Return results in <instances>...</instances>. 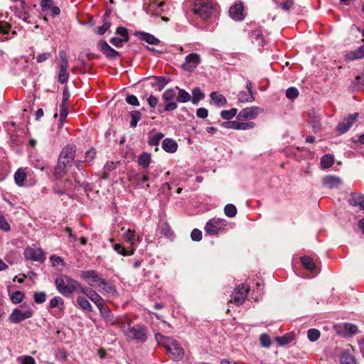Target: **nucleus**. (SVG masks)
<instances>
[{
	"instance_id": "obj_1",
	"label": "nucleus",
	"mask_w": 364,
	"mask_h": 364,
	"mask_svg": "<svg viewBox=\"0 0 364 364\" xmlns=\"http://www.w3.org/2000/svg\"><path fill=\"white\" fill-rule=\"evenodd\" d=\"M75 151V146L70 144L67 145L62 149L54 171V176L56 178H61L67 172L68 168L71 167Z\"/></svg>"
},
{
	"instance_id": "obj_2",
	"label": "nucleus",
	"mask_w": 364,
	"mask_h": 364,
	"mask_svg": "<svg viewBox=\"0 0 364 364\" xmlns=\"http://www.w3.org/2000/svg\"><path fill=\"white\" fill-rule=\"evenodd\" d=\"M57 290L64 296H70L75 291H77L79 283L67 275H60L55 280Z\"/></svg>"
},
{
	"instance_id": "obj_3",
	"label": "nucleus",
	"mask_w": 364,
	"mask_h": 364,
	"mask_svg": "<svg viewBox=\"0 0 364 364\" xmlns=\"http://www.w3.org/2000/svg\"><path fill=\"white\" fill-rule=\"evenodd\" d=\"M213 5L208 0H195L193 4V12L202 19H208L213 11Z\"/></svg>"
},
{
	"instance_id": "obj_4",
	"label": "nucleus",
	"mask_w": 364,
	"mask_h": 364,
	"mask_svg": "<svg viewBox=\"0 0 364 364\" xmlns=\"http://www.w3.org/2000/svg\"><path fill=\"white\" fill-rule=\"evenodd\" d=\"M59 72L58 75V82L60 84H65L68 82L69 78V73H68V55L65 50H62L59 52Z\"/></svg>"
},
{
	"instance_id": "obj_5",
	"label": "nucleus",
	"mask_w": 364,
	"mask_h": 364,
	"mask_svg": "<svg viewBox=\"0 0 364 364\" xmlns=\"http://www.w3.org/2000/svg\"><path fill=\"white\" fill-rule=\"evenodd\" d=\"M227 223L225 219L213 218L206 223L205 230L208 235H217L225 228Z\"/></svg>"
},
{
	"instance_id": "obj_6",
	"label": "nucleus",
	"mask_w": 364,
	"mask_h": 364,
	"mask_svg": "<svg viewBox=\"0 0 364 364\" xmlns=\"http://www.w3.org/2000/svg\"><path fill=\"white\" fill-rule=\"evenodd\" d=\"M80 275L91 287H101L102 284H105V279L102 278L95 270L82 271Z\"/></svg>"
},
{
	"instance_id": "obj_7",
	"label": "nucleus",
	"mask_w": 364,
	"mask_h": 364,
	"mask_svg": "<svg viewBox=\"0 0 364 364\" xmlns=\"http://www.w3.org/2000/svg\"><path fill=\"white\" fill-rule=\"evenodd\" d=\"M124 331L129 338L134 339L139 342H144L146 340L145 329L141 326L136 327L129 326L127 329L124 330Z\"/></svg>"
},
{
	"instance_id": "obj_8",
	"label": "nucleus",
	"mask_w": 364,
	"mask_h": 364,
	"mask_svg": "<svg viewBox=\"0 0 364 364\" xmlns=\"http://www.w3.org/2000/svg\"><path fill=\"white\" fill-rule=\"evenodd\" d=\"M249 291V286L245 284L238 285L232 294L231 301L234 302L236 305L242 304L245 300L247 293Z\"/></svg>"
},
{
	"instance_id": "obj_9",
	"label": "nucleus",
	"mask_w": 364,
	"mask_h": 364,
	"mask_svg": "<svg viewBox=\"0 0 364 364\" xmlns=\"http://www.w3.org/2000/svg\"><path fill=\"white\" fill-rule=\"evenodd\" d=\"M263 109L261 107L253 106L242 109L237 114L239 120H252L255 119Z\"/></svg>"
},
{
	"instance_id": "obj_10",
	"label": "nucleus",
	"mask_w": 364,
	"mask_h": 364,
	"mask_svg": "<svg viewBox=\"0 0 364 364\" xmlns=\"http://www.w3.org/2000/svg\"><path fill=\"white\" fill-rule=\"evenodd\" d=\"M200 63V56L196 53L188 54L185 58V61L182 64V68L184 70L192 72Z\"/></svg>"
},
{
	"instance_id": "obj_11",
	"label": "nucleus",
	"mask_w": 364,
	"mask_h": 364,
	"mask_svg": "<svg viewBox=\"0 0 364 364\" xmlns=\"http://www.w3.org/2000/svg\"><path fill=\"white\" fill-rule=\"evenodd\" d=\"M166 350L171 355L173 360H179L182 359L184 350L179 343L172 338L166 347Z\"/></svg>"
},
{
	"instance_id": "obj_12",
	"label": "nucleus",
	"mask_w": 364,
	"mask_h": 364,
	"mask_svg": "<svg viewBox=\"0 0 364 364\" xmlns=\"http://www.w3.org/2000/svg\"><path fill=\"white\" fill-rule=\"evenodd\" d=\"M33 316V311L28 309L26 311H21L19 309L16 308L13 310L9 316V321L13 323H18L27 318H30Z\"/></svg>"
},
{
	"instance_id": "obj_13",
	"label": "nucleus",
	"mask_w": 364,
	"mask_h": 364,
	"mask_svg": "<svg viewBox=\"0 0 364 364\" xmlns=\"http://www.w3.org/2000/svg\"><path fill=\"white\" fill-rule=\"evenodd\" d=\"M222 126L227 129L235 130H248L255 128V123L252 122H243L238 121H230L222 123Z\"/></svg>"
},
{
	"instance_id": "obj_14",
	"label": "nucleus",
	"mask_w": 364,
	"mask_h": 364,
	"mask_svg": "<svg viewBox=\"0 0 364 364\" xmlns=\"http://www.w3.org/2000/svg\"><path fill=\"white\" fill-rule=\"evenodd\" d=\"M24 256L26 259L34 262H43L45 256L41 249L27 247L24 250Z\"/></svg>"
},
{
	"instance_id": "obj_15",
	"label": "nucleus",
	"mask_w": 364,
	"mask_h": 364,
	"mask_svg": "<svg viewBox=\"0 0 364 364\" xmlns=\"http://www.w3.org/2000/svg\"><path fill=\"white\" fill-rule=\"evenodd\" d=\"M358 117V113H354L349 115L348 117L339 122L337 125V131L340 134H343L347 132L350 128L356 122Z\"/></svg>"
},
{
	"instance_id": "obj_16",
	"label": "nucleus",
	"mask_w": 364,
	"mask_h": 364,
	"mask_svg": "<svg viewBox=\"0 0 364 364\" xmlns=\"http://www.w3.org/2000/svg\"><path fill=\"white\" fill-rule=\"evenodd\" d=\"M97 47L109 59L114 60L119 56V53L109 46L105 41H100L97 43Z\"/></svg>"
},
{
	"instance_id": "obj_17",
	"label": "nucleus",
	"mask_w": 364,
	"mask_h": 364,
	"mask_svg": "<svg viewBox=\"0 0 364 364\" xmlns=\"http://www.w3.org/2000/svg\"><path fill=\"white\" fill-rule=\"evenodd\" d=\"M229 14L235 21H242L245 18L243 4L239 2L231 6L229 9Z\"/></svg>"
},
{
	"instance_id": "obj_18",
	"label": "nucleus",
	"mask_w": 364,
	"mask_h": 364,
	"mask_svg": "<svg viewBox=\"0 0 364 364\" xmlns=\"http://www.w3.org/2000/svg\"><path fill=\"white\" fill-rule=\"evenodd\" d=\"M342 179L334 175H328L323 178L322 184L324 187L333 189L338 188L342 184Z\"/></svg>"
},
{
	"instance_id": "obj_19",
	"label": "nucleus",
	"mask_w": 364,
	"mask_h": 364,
	"mask_svg": "<svg viewBox=\"0 0 364 364\" xmlns=\"http://www.w3.org/2000/svg\"><path fill=\"white\" fill-rule=\"evenodd\" d=\"M348 203L353 207H359L360 210H364V196L355 193H352L348 199Z\"/></svg>"
},
{
	"instance_id": "obj_20",
	"label": "nucleus",
	"mask_w": 364,
	"mask_h": 364,
	"mask_svg": "<svg viewBox=\"0 0 364 364\" xmlns=\"http://www.w3.org/2000/svg\"><path fill=\"white\" fill-rule=\"evenodd\" d=\"M309 123L314 132H318L321 129V118L319 115L316 114L315 112H309Z\"/></svg>"
},
{
	"instance_id": "obj_21",
	"label": "nucleus",
	"mask_w": 364,
	"mask_h": 364,
	"mask_svg": "<svg viewBox=\"0 0 364 364\" xmlns=\"http://www.w3.org/2000/svg\"><path fill=\"white\" fill-rule=\"evenodd\" d=\"M162 149L168 153H174L177 151L178 144L170 138H166L162 141Z\"/></svg>"
},
{
	"instance_id": "obj_22",
	"label": "nucleus",
	"mask_w": 364,
	"mask_h": 364,
	"mask_svg": "<svg viewBox=\"0 0 364 364\" xmlns=\"http://www.w3.org/2000/svg\"><path fill=\"white\" fill-rule=\"evenodd\" d=\"M136 35L139 39L144 41L150 45H158L159 43V40L149 33L140 31L137 32Z\"/></svg>"
},
{
	"instance_id": "obj_23",
	"label": "nucleus",
	"mask_w": 364,
	"mask_h": 364,
	"mask_svg": "<svg viewBox=\"0 0 364 364\" xmlns=\"http://www.w3.org/2000/svg\"><path fill=\"white\" fill-rule=\"evenodd\" d=\"M210 97L213 102L214 105L217 107H221L227 104V100L225 97L218 92H211Z\"/></svg>"
},
{
	"instance_id": "obj_24",
	"label": "nucleus",
	"mask_w": 364,
	"mask_h": 364,
	"mask_svg": "<svg viewBox=\"0 0 364 364\" xmlns=\"http://www.w3.org/2000/svg\"><path fill=\"white\" fill-rule=\"evenodd\" d=\"M151 161V156L148 152H143L137 158L138 165L143 168H147Z\"/></svg>"
},
{
	"instance_id": "obj_25",
	"label": "nucleus",
	"mask_w": 364,
	"mask_h": 364,
	"mask_svg": "<svg viewBox=\"0 0 364 364\" xmlns=\"http://www.w3.org/2000/svg\"><path fill=\"white\" fill-rule=\"evenodd\" d=\"M100 314L105 318L107 323L113 325L115 322L114 315L112 314L110 309L105 304L99 309Z\"/></svg>"
},
{
	"instance_id": "obj_26",
	"label": "nucleus",
	"mask_w": 364,
	"mask_h": 364,
	"mask_svg": "<svg viewBox=\"0 0 364 364\" xmlns=\"http://www.w3.org/2000/svg\"><path fill=\"white\" fill-rule=\"evenodd\" d=\"M87 297L97 306L98 309L105 305L103 298L95 291L90 290Z\"/></svg>"
},
{
	"instance_id": "obj_27",
	"label": "nucleus",
	"mask_w": 364,
	"mask_h": 364,
	"mask_svg": "<svg viewBox=\"0 0 364 364\" xmlns=\"http://www.w3.org/2000/svg\"><path fill=\"white\" fill-rule=\"evenodd\" d=\"M27 175L23 168H18L14 173V181L18 186H23Z\"/></svg>"
},
{
	"instance_id": "obj_28",
	"label": "nucleus",
	"mask_w": 364,
	"mask_h": 364,
	"mask_svg": "<svg viewBox=\"0 0 364 364\" xmlns=\"http://www.w3.org/2000/svg\"><path fill=\"white\" fill-rule=\"evenodd\" d=\"M113 249L119 255L122 256H131L134 254V248H129L127 250L121 244L113 245Z\"/></svg>"
},
{
	"instance_id": "obj_29",
	"label": "nucleus",
	"mask_w": 364,
	"mask_h": 364,
	"mask_svg": "<svg viewBox=\"0 0 364 364\" xmlns=\"http://www.w3.org/2000/svg\"><path fill=\"white\" fill-rule=\"evenodd\" d=\"M164 136V135L163 133L160 132L154 134L152 132L149 134L148 144L151 146H157Z\"/></svg>"
},
{
	"instance_id": "obj_30",
	"label": "nucleus",
	"mask_w": 364,
	"mask_h": 364,
	"mask_svg": "<svg viewBox=\"0 0 364 364\" xmlns=\"http://www.w3.org/2000/svg\"><path fill=\"white\" fill-rule=\"evenodd\" d=\"M76 301L82 309L90 312L92 311V307L90 301L86 298L79 296L77 297Z\"/></svg>"
},
{
	"instance_id": "obj_31",
	"label": "nucleus",
	"mask_w": 364,
	"mask_h": 364,
	"mask_svg": "<svg viewBox=\"0 0 364 364\" xmlns=\"http://www.w3.org/2000/svg\"><path fill=\"white\" fill-rule=\"evenodd\" d=\"M334 164V157L331 154H325L321 159V166L323 168H328Z\"/></svg>"
},
{
	"instance_id": "obj_32",
	"label": "nucleus",
	"mask_w": 364,
	"mask_h": 364,
	"mask_svg": "<svg viewBox=\"0 0 364 364\" xmlns=\"http://www.w3.org/2000/svg\"><path fill=\"white\" fill-rule=\"evenodd\" d=\"M193 97L191 99L193 105H198V102L205 97V94L198 87H195L192 90Z\"/></svg>"
},
{
	"instance_id": "obj_33",
	"label": "nucleus",
	"mask_w": 364,
	"mask_h": 364,
	"mask_svg": "<svg viewBox=\"0 0 364 364\" xmlns=\"http://www.w3.org/2000/svg\"><path fill=\"white\" fill-rule=\"evenodd\" d=\"M124 238L130 244V248H133V245L136 242L135 231L132 229L127 230L123 234Z\"/></svg>"
},
{
	"instance_id": "obj_34",
	"label": "nucleus",
	"mask_w": 364,
	"mask_h": 364,
	"mask_svg": "<svg viewBox=\"0 0 364 364\" xmlns=\"http://www.w3.org/2000/svg\"><path fill=\"white\" fill-rule=\"evenodd\" d=\"M176 88L179 90L177 96L178 102L185 103L191 101V95L188 92L185 90L179 89L178 87Z\"/></svg>"
},
{
	"instance_id": "obj_35",
	"label": "nucleus",
	"mask_w": 364,
	"mask_h": 364,
	"mask_svg": "<svg viewBox=\"0 0 364 364\" xmlns=\"http://www.w3.org/2000/svg\"><path fill=\"white\" fill-rule=\"evenodd\" d=\"M238 100L240 102H251L255 100V97L252 93H250L247 91H241L238 94Z\"/></svg>"
},
{
	"instance_id": "obj_36",
	"label": "nucleus",
	"mask_w": 364,
	"mask_h": 364,
	"mask_svg": "<svg viewBox=\"0 0 364 364\" xmlns=\"http://www.w3.org/2000/svg\"><path fill=\"white\" fill-rule=\"evenodd\" d=\"M342 328L346 336H351L358 332V327L352 323H345L343 324Z\"/></svg>"
},
{
	"instance_id": "obj_37",
	"label": "nucleus",
	"mask_w": 364,
	"mask_h": 364,
	"mask_svg": "<svg viewBox=\"0 0 364 364\" xmlns=\"http://www.w3.org/2000/svg\"><path fill=\"white\" fill-rule=\"evenodd\" d=\"M109 14L106 13L104 15V23L103 24L97 28V33L100 36H102L105 33V32L110 28L111 23L109 21H106V18L109 17Z\"/></svg>"
},
{
	"instance_id": "obj_38",
	"label": "nucleus",
	"mask_w": 364,
	"mask_h": 364,
	"mask_svg": "<svg viewBox=\"0 0 364 364\" xmlns=\"http://www.w3.org/2000/svg\"><path fill=\"white\" fill-rule=\"evenodd\" d=\"M237 112L236 108H231L229 110H223L220 112V117L225 120H230L232 119Z\"/></svg>"
},
{
	"instance_id": "obj_39",
	"label": "nucleus",
	"mask_w": 364,
	"mask_h": 364,
	"mask_svg": "<svg viewBox=\"0 0 364 364\" xmlns=\"http://www.w3.org/2000/svg\"><path fill=\"white\" fill-rule=\"evenodd\" d=\"M341 364H355V359L350 353L343 352L340 357Z\"/></svg>"
},
{
	"instance_id": "obj_40",
	"label": "nucleus",
	"mask_w": 364,
	"mask_h": 364,
	"mask_svg": "<svg viewBox=\"0 0 364 364\" xmlns=\"http://www.w3.org/2000/svg\"><path fill=\"white\" fill-rule=\"evenodd\" d=\"M224 213L226 216L233 218L237 215V210L233 204H227L224 208Z\"/></svg>"
},
{
	"instance_id": "obj_41",
	"label": "nucleus",
	"mask_w": 364,
	"mask_h": 364,
	"mask_svg": "<svg viewBox=\"0 0 364 364\" xmlns=\"http://www.w3.org/2000/svg\"><path fill=\"white\" fill-rule=\"evenodd\" d=\"M132 120L130 122V127L135 128L138 122L141 119V113L139 111H132L130 112Z\"/></svg>"
},
{
	"instance_id": "obj_42",
	"label": "nucleus",
	"mask_w": 364,
	"mask_h": 364,
	"mask_svg": "<svg viewBox=\"0 0 364 364\" xmlns=\"http://www.w3.org/2000/svg\"><path fill=\"white\" fill-rule=\"evenodd\" d=\"M301 263L304 266V267L308 270H314V268H315V264L313 262V259L308 257V256H304V257H302L301 258Z\"/></svg>"
},
{
	"instance_id": "obj_43",
	"label": "nucleus",
	"mask_w": 364,
	"mask_h": 364,
	"mask_svg": "<svg viewBox=\"0 0 364 364\" xmlns=\"http://www.w3.org/2000/svg\"><path fill=\"white\" fill-rule=\"evenodd\" d=\"M25 294L23 291H16L11 295L10 299L14 304H17L21 303L23 300Z\"/></svg>"
},
{
	"instance_id": "obj_44",
	"label": "nucleus",
	"mask_w": 364,
	"mask_h": 364,
	"mask_svg": "<svg viewBox=\"0 0 364 364\" xmlns=\"http://www.w3.org/2000/svg\"><path fill=\"white\" fill-rule=\"evenodd\" d=\"M277 6L281 7L283 10L288 11L292 6L293 0H273Z\"/></svg>"
},
{
	"instance_id": "obj_45",
	"label": "nucleus",
	"mask_w": 364,
	"mask_h": 364,
	"mask_svg": "<svg viewBox=\"0 0 364 364\" xmlns=\"http://www.w3.org/2000/svg\"><path fill=\"white\" fill-rule=\"evenodd\" d=\"M63 304H64V301H63V299L61 297H60V296H55V297H53L50 300V301L49 303L48 308L49 309H54V308H56V307L63 306Z\"/></svg>"
},
{
	"instance_id": "obj_46",
	"label": "nucleus",
	"mask_w": 364,
	"mask_h": 364,
	"mask_svg": "<svg viewBox=\"0 0 364 364\" xmlns=\"http://www.w3.org/2000/svg\"><path fill=\"white\" fill-rule=\"evenodd\" d=\"M320 335V331L316 328H311L307 332L308 338L312 342L316 341L319 338Z\"/></svg>"
},
{
	"instance_id": "obj_47",
	"label": "nucleus",
	"mask_w": 364,
	"mask_h": 364,
	"mask_svg": "<svg viewBox=\"0 0 364 364\" xmlns=\"http://www.w3.org/2000/svg\"><path fill=\"white\" fill-rule=\"evenodd\" d=\"M293 339H294V337L292 336L287 335V334L284 335L283 336L276 337V341L281 346H284V345H286V344H288V343L292 342Z\"/></svg>"
},
{
	"instance_id": "obj_48",
	"label": "nucleus",
	"mask_w": 364,
	"mask_h": 364,
	"mask_svg": "<svg viewBox=\"0 0 364 364\" xmlns=\"http://www.w3.org/2000/svg\"><path fill=\"white\" fill-rule=\"evenodd\" d=\"M102 289H100L99 291L102 294H114L115 292V288L113 285L111 284H109L107 282L105 281V284H102Z\"/></svg>"
},
{
	"instance_id": "obj_49",
	"label": "nucleus",
	"mask_w": 364,
	"mask_h": 364,
	"mask_svg": "<svg viewBox=\"0 0 364 364\" xmlns=\"http://www.w3.org/2000/svg\"><path fill=\"white\" fill-rule=\"evenodd\" d=\"M47 298L46 294L44 291H37L33 294V299L36 304H43L46 301Z\"/></svg>"
},
{
	"instance_id": "obj_50",
	"label": "nucleus",
	"mask_w": 364,
	"mask_h": 364,
	"mask_svg": "<svg viewBox=\"0 0 364 364\" xmlns=\"http://www.w3.org/2000/svg\"><path fill=\"white\" fill-rule=\"evenodd\" d=\"M116 33L119 36L124 42H127L129 39L128 31L126 28L119 26L117 28Z\"/></svg>"
},
{
	"instance_id": "obj_51",
	"label": "nucleus",
	"mask_w": 364,
	"mask_h": 364,
	"mask_svg": "<svg viewBox=\"0 0 364 364\" xmlns=\"http://www.w3.org/2000/svg\"><path fill=\"white\" fill-rule=\"evenodd\" d=\"M155 338H156V340L157 341V342L159 344L163 345L165 348L167 346V344H168V343L172 339V338L166 337L161 333H156Z\"/></svg>"
},
{
	"instance_id": "obj_52",
	"label": "nucleus",
	"mask_w": 364,
	"mask_h": 364,
	"mask_svg": "<svg viewBox=\"0 0 364 364\" xmlns=\"http://www.w3.org/2000/svg\"><path fill=\"white\" fill-rule=\"evenodd\" d=\"M21 364H36L35 359L31 355H23L18 358Z\"/></svg>"
},
{
	"instance_id": "obj_53",
	"label": "nucleus",
	"mask_w": 364,
	"mask_h": 364,
	"mask_svg": "<svg viewBox=\"0 0 364 364\" xmlns=\"http://www.w3.org/2000/svg\"><path fill=\"white\" fill-rule=\"evenodd\" d=\"M68 114V108L64 102H62L60 106V119L61 120V124L65 122V118Z\"/></svg>"
},
{
	"instance_id": "obj_54",
	"label": "nucleus",
	"mask_w": 364,
	"mask_h": 364,
	"mask_svg": "<svg viewBox=\"0 0 364 364\" xmlns=\"http://www.w3.org/2000/svg\"><path fill=\"white\" fill-rule=\"evenodd\" d=\"M344 58L347 61H352L360 59L355 50L346 52L344 55Z\"/></svg>"
},
{
	"instance_id": "obj_55",
	"label": "nucleus",
	"mask_w": 364,
	"mask_h": 364,
	"mask_svg": "<svg viewBox=\"0 0 364 364\" xmlns=\"http://www.w3.org/2000/svg\"><path fill=\"white\" fill-rule=\"evenodd\" d=\"M175 96L176 93L174 90L168 89L163 93L162 97L165 101H169L173 100L175 97Z\"/></svg>"
},
{
	"instance_id": "obj_56",
	"label": "nucleus",
	"mask_w": 364,
	"mask_h": 364,
	"mask_svg": "<svg viewBox=\"0 0 364 364\" xmlns=\"http://www.w3.org/2000/svg\"><path fill=\"white\" fill-rule=\"evenodd\" d=\"M259 341L261 343V345L263 347L268 348L271 346V339L269 336L267 334H262L259 338Z\"/></svg>"
},
{
	"instance_id": "obj_57",
	"label": "nucleus",
	"mask_w": 364,
	"mask_h": 364,
	"mask_svg": "<svg viewBox=\"0 0 364 364\" xmlns=\"http://www.w3.org/2000/svg\"><path fill=\"white\" fill-rule=\"evenodd\" d=\"M299 95V91L295 87H289L286 91V96L289 99H294L296 98Z\"/></svg>"
},
{
	"instance_id": "obj_58",
	"label": "nucleus",
	"mask_w": 364,
	"mask_h": 364,
	"mask_svg": "<svg viewBox=\"0 0 364 364\" xmlns=\"http://www.w3.org/2000/svg\"><path fill=\"white\" fill-rule=\"evenodd\" d=\"M50 261L52 262L53 263V265L54 267H58L59 265H62V266H64L65 265V262L63 259L62 257H59V256H57V255H52L50 257Z\"/></svg>"
},
{
	"instance_id": "obj_59",
	"label": "nucleus",
	"mask_w": 364,
	"mask_h": 364,
	"mask_svg": "<svg viewBox=\"0 0 364 364\" xmlns=\"http://www.w3.org/2000/svg\"><path fill=\"white\" fill-rule=\"evenodd\" d=\"M191 239L193 241L198 242L202 239V232L198 229H193L191 233Z\"/></svg>"
},
{
	"instance_id": "obj_60",
	"label": "nucleus",
	"mask_w": 364,
	"mask_h": 364,
	"mask_svg": "<svg viewBox=\"0 0 364 364\" xmlns=\"http://www.w3.org/2000/svg\"><path fill=\"white\" fill-rule=\"evenodd\" d=\"M0 229L4 231H9L10 230V225L6 220L5 218L0 213Z\"/></svg>"
},
{
	"instance_id": "obj_61",
	"label": "nucleus",
	"mask_w": 364,
	"mask_h": 364,
	"mask_svg": "<svg viewBox=\"0 0 364 364\" xmlns=\"http://www.w3.org/2000/svg\"><path fill=\"white\" fill-rule=\"evenodd\" d=\"M11 29V25L9 23L0 21V33L7 34Z\"/></svg>"
},
{
	"instance_id": "obj_62",
	"label": "nucleus",
	"mask_w": 364,
	"mask_h": 364,
	"mask_svg": "<svg viewBox=\"0 0 364 364\" xmlns=\"http://www.w3.org/2000/svg\"><path fill=\"white\" fill-rule=\"evenodd\" d=\"M126 101L128 104L133 105V106H139V102L137 97L134 95H128L126 97Z\"/></svg>"
},
{
	"instance_id": "obj_63",
	"label": "nucleus",
	"mask_w": 364,
	"mask_h": 364,
	"mask_svg": "<svg viewBox=\"0 0 364 364\" xmlns=\"http://www.w3.org/2000/svg\"><path fill=\"white\" fill-rule=\"evenodd\" d=\"M208 115V111L204 107L198 108L196 111V116L200 119H205Z\"/></svg>"
},
{
	"instance_id": "obj_64",
	"label": "nucleus",
	"mask_w": 364,
	"mask_h": 364,
	"mask_svg": "<svg viewBox=\"0 0 364 364\" xmlns=\"http://www.w3.org/2000/svg\"><path fill=\"white\" fill-rule=\"evenodd\" d=\"M110 43L117 48H121L125 42L118 37H112L110 39Z\"/></svg>"
}]
</instances>
